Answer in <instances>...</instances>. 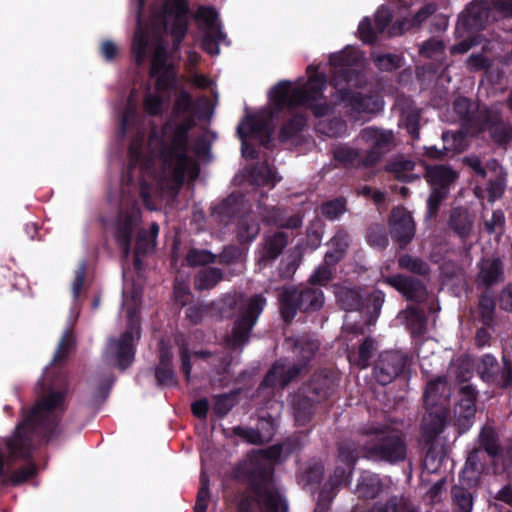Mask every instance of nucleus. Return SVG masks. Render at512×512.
I'll return each mask as SVG.
<instances>
[{
    "label": "nucleus",
    "instance_id": "nucleus-28",
    "mask_svg": "<svg viewBox=\"0 0 512 512\" xmlns=\"http://www.w3.org/2000/svg\"><path fill=\"white\" fill-rule=\"evenodd\" d=\"M450 388L445 376L430 380L423 393L424 407H449Z\"/></svg>",
    "mask_w": 512,
    "mask_h": 512
},
{
    "label": "nucleus",
    "instance_id": "nucleus-16",
    "mask_svg": "<svg viewBox=\"0 0 512 512\" xmlns=\"http://www.w3.org/2000/svg\"><path fill=\"white\" fill-rule=\"evenodd\" d=\"M490 0H474L460 14L456 33L463 37L464 33H476L485 28L491 14Z\"/></svg>",
    "mask_w": 512,
    "mask_h": 512
},
{
    "label": "nucleus",
    "instance_id": "nucleus-31",
    "mask_svg": "<svg viewBox=\"0 0 512 512\" xmlns=\"http://www.w3.org/2000/svg\"><path fill=\"white\" fill-rule=\"evenodd\" d=\"M318 404V401L299 388L292 397V411L296 423L299 426L307 425L312 420Z\"/></svg>",
    "mask_w": 512,
    "mask_h": 512
},
{
    "label": "nucleus",
    "instance_id": "nucleus-20",
    "mask_svg": "<svg viewBox=\"0 0 512 512\" xmlns=\"http://www.w3.org/2000/svg\"><path fill=\"white\" fill-rule=\"evenodd\" d=\"M390 236L399 248L404 249L415 236V222L405 208L393 209L389 220Z\"/></svg>",
    "mask_w": 512,
    "mask_h": 512
},
{
    "label": "nucleus",
    "instance_id": "nucleus-15",
    "mask_svg": "<svg viewBox=\"0 0 512 512\" xmlns=\"http://www.w3.org/2000/svg\"><path fill=\"white\" fill-rule=\"evenodd\" d=\"M476 372L485 383L497 389L507 390L512 387V364L505 358L500 366L495 356L484 354L476 365Z\"/></svg>",
    "mask_w": 512,
    "mask_h": 512
},
{
    "label": "nucleus",
    "instance_id": "nucleus-51",
    "mask_svg": "<svg viewBox=\"0 0 512 512\" xmlns=\"http://www.w3.org/2000/svg\"><path fill=\"white\" fill-rule=\"evenodd\" d=\"M298 446V440L287 438L284 442L272 445L261 451L262 456L269 461L276 462L280 459L282 453H291Z\"/></svg>",
    "mask_w": 512,
    "mask_h": 512
},
{
    "label": "nucleus",
    "instance_id": "nucleus-4",
    "mask_svg": "<svg viewBox=\"0 0 512 512\" xmlns=\"http://www.w3.org/2000/svg\"><path fill=\"white\" fill-rule=\"evenodd\" d=\"M267 106L257 111L260 124L258 130H267L271 135L275 123L283 121L279 140L287 142L297 138L307 127L309 112L320 118L329 115L333 107L327 98H268Z\"/></svg>",
    "mask_w": 512,
    "mask_h": 512
},
{
    "label": "nucleus",
    "instance_id": "nucleus-22",
    "mask_svg": "<svg viewBox=\"0 0 512 512\" xmlns=\"http://www.w3.org/2000/svg\"><path fill=\"white\" fill-rule=\"evenodd\" d=\"M335 105H342L347 116L353 121H368L384 108L383 98H337Z\"/></svg>",
    "mask_w": 512,
    "mask_h": 512
},
{
    "label": "nucleus",
    "instance_id": "nucleus-63",
    "mask_svg": "<svg viewBox=\"0 0 512 512\" xmlns=\"http://www.w3.org/2000/svg\"><path fill=\"white\" fill-rule=\"evenodd\" d=\"M75 345L74 337L71 331H65L61 337L57 350L53 357V362L58 363L65 361Z\"/></svg>",
    "mask_w": 512,
    "mask_h": 512
},
{
    "label": "nucleus",
    "instance_id": "nucleus-39",
    "mask_svg": "<svg viewBox=\"0 0 512 512\" xmlns=\"http://www.w3.org/2000/svg\"><path fill=\"white\" fill-rule=\"evenodd\" d=\"M503 272V263L499 258L485 259L480 265L478 278L483 285L490 288L498 282Z\"/></svg>",
    "mask_w": 512,
    "mask_h": 512
},
{
    "label": "nucleus",
    "instance_id": "nucleus-54",
    "mask_svg": "<svg viewBox=\"0 0 512 512\" xmlns=\"http://www.w3.org/2000/svg\"><path fill=\"white\" fill-rule=\"evenodd\" d=\"M324 466L320 461H310L300 474L304 485L319 484L323 479Z\"/></svg>",
    "mask_w": 512,
    "mask_h": 512
},
{
    "label": "nucleus",
    "instance_id": "nucleus-13",
    "mask_svg": "<svg viewBox=\"0 0 512 512\" xmlns=\"http://www.w3.org/2000/svg\"><path fill=\"white\" fill-rule=\"evenodd\" d=\"M360 137L369 145V149L361 159V163L365 167L376 165L395 146L392 130L370 126L361 130Z\"/></svg>",
    "mask_w": 512,
    "mask_h": 512
},
{
    "label": "nucleus",
    "instance_id": "nucleus-41",
    "mask_svg": "<svg viewBox=\"0 0 512 512\" xmlns=\"http://www.w3.org/2000/svg\"><path fill=\"white\" fill-rule=\"evenodd\" d=\"M496 298L492 291L486 289L479 295L478 313L480 321L486 327H492L495 321Z\"/></svg>",
    "mask_w": 512,
    "mask_h": 512
},
{
    "label": "nucleus",
    "instance_id": "nucleus-7",
    "mask_svg": "<svg viewBox=\"0 0 512 512\" xmlns=\"http://www.w3.org/2000/svg\"><path fill=\"white\" fill-rule=\"evenodd\" d=\"M453 108L463 126L477 133L488 131L494 143L512 140V126L503 121L498 109L482 104L480 98H455Z\"/></svg>",
    "mask_w": 512,
    "mask_h": 512
},
{
    "label": "nucleus",
    "instance_id": "nucleus-18",
    "mask_svg": "<svg viewBox=\"0 0 512 512\" xmlns=\"http://www.w3.org/2000/svg\"><path fill=\"white\" fill-rule=\"evenodd\" d=\"M339 381L340 377L336 372L324 368L315 371L310 378L301 385L300 389L319 403H322L334 394L339 385Z\"/></svg>",
    "mask_w": 512,
    "mask_h": 512
},
{
    "label": "nucleus",
    "instance_id": "nucleus-49",
    "mask_svg": "<svg viewBox=\"0 0 512 512\" xmlns=\"http://www.w3.org/2000/svg\"><path fill=\"white\" fill-rule=\"evenodd\" d=\"M380 491L381 484L376 475L362 476L357 485V493L364 499H375Z\"/></svg>",
    "mask_w": 512,
    "mask_h": 512
},
{
    "label": "nucleus",
    "instance_id": "nucleus-52",
    "mask_svg": "<svg viewBox=\"0 0 512 512\" xmlns=\"http://www.w3.org/2000/svg\"><path fill=\"white\" fill-rule=\"evenodd\" d=\"M469 489L457 485L451 489L453 503L459 512H471L472 510L473 500Z\"/></svg>",
    "mask_w": 512,
    "mask_h": 512
},
{
    "label": "nucleus",
    "instance_id": "nucleus-43",
    "mask_svg": "<svg viewBox=\"0 0 512 512\" xmlns=\"http://www.w3.org/2000/svg\"><path fill=\"white\" fill-rule=\"evenodd\" d=\"M384 301L385 294L379 289L374 290L367 297H364L363 310H366L368 314V317L365 321L366 325L371 326L375 324L380 315Z\"/></svg>",
    "mask_w": 512,
    "mask_h": 512
},
{
    "label": "nucleus",
    "instance_id": "nucleus-57",
    "mask_svg": "<svg viewBox=\"0 0 512 512\" xmlns=\"http://www.w3.org/2000/svg\"><path fill=\"white\" fill-rule=\"evenodd\" d=\"M251 176L257 185H274L277 181L274 169L267 162L254 167Z\"/></svg>",
    "mask_w": 512,
    "mask_h": 512
},
{
    "label": "nucleus",
    "instance_id": "nucleus-38",
    "mask_svg": "<svg viewBox=\"0 0 512 512\" xmlns=\"http://www.w3.org/2000/svg\"><path fill=\"white\" fill-rule=\"evenodd\" d=\"M259 232L260 224L255 216L245 214L238 219L236 237L240 244L252 242Z\"/></svg>",
    "mask_w": 512,
    "mask_h": 512
},
{
    "label": "nucleus",
    "instance_id": "nucleus-59",
    "mask_svg": "<svg viewBox=\"0 0 512 512\" xmlns=\"http://www.w3.org/2000/svg\"><path fill=\"white\" fill-rule=\"evenodd\" d=\"M186 261L189 266H201L214 263L216 255L205 249L192 248L186 254Z\"/></svg>",
    "mask_w": 512,
    "mask_h": 512
},
{
    "label": "nucleus",
    "instance_id": "nucleus-55",
    "mask_svg": "<svg viewBox=\"0 0 512 512\" xmlns=\"http://www.w3.org/2000/svg\"><path fill=\"white\" fill-rule=\"evenodd\" d=\"M367 242L370 246L384 249L388 245V236L384 225L379 223L371 224L367 229Z\"/></svg>",
    "mask_w": 512,
    "mask_h": 512
},
{
    "label": "nucleus",
    "instance_id": "nucleus-34",
    "mask_svg": "<svg viewBox=\"0 0 512 512\" xmlns=\"http://www.w3.org/2000/svg\"><path fill=\"white\" fill-rule=\"evenodd\" d=\"M36 473L37 466L34 462H29L27 465L21 466L10 474L4 473V454L0 448V483L3 486H18L34 477Z\"/></svg>",
    "mask_w": 512,
    "mask_h": 512
},
{
    "label": "nucleus",
    "instance_id": "nucleus-10",
    "mask_svg": "<svg viewBox=\"0 0 512 512\" xmlns=\"http://www.w3.org/2000/svg\"><path fill=\"white\" fill-rule=\"evenodd\" d=\"M190 7L188 0H164L158 20L172 37L173 49H179L188 33Z\"/></svg>",
    "mask_w": 512,
    "mask_h": 512
},
{
    "label": "nucleus",
    "instance_id": "nucleus-2",
    "mask_svg": "<svg viewBox=\"0 0 512 512\" xmlns=\"http://www.w3.org/2000/svg\"><path fill=\"white\" fill-rule=\"evenodd\" d=\"M362 61L359 50L346 46L329 54V76L320 63H311L305 69V76L295 81H278L268 90L267 96H324L328 86L333 89L330 96H369L362 92L369 84L365 72L360 69Z\"/></svg>",
    "mask_w": 512,
    "mask_h": 512
},
{
    "label": "nucleus",
    "instance_id": "nucleus-37",
    "mask_svg": "<svg viewBox=\"0 0 512 512\" xmlns=\"http://www.w3.org/2000/svg\"><path fill=\"white\" fill-rule=\"evenodd\" d=\"M497 45L498 44L496 42L487 40L482 45L481 53H474L469 56L467 60L469 68L474 71H481L490 68L492 60L499 57V54L494 52Z\"/></svg>",
    "mask_w": 512,
    "mask_h": 512
},
{
    "label": "nucleus",
    "instance_id": "nucleus-33",
    "mask_svg": "<svg viewBox=\"0 0 512 512\" xmlns=\"http://www.w3.org/2000/svg\"><path fill=\"white\" fill-rule=\"evenodd\" d=\"M262 221L266 225L286 229H297L302 225V217L300 215L294 214L288 216L286 208L276 206L264 209Z\"/></svg>",
    "mask_w": 512,
    "mask_h": 512
},
{
    "label": "nucleus",
    "instance_id": "nucleus-46",
    "mask_svg": "<svg viewBox=\"0 0 512 512\" xmlns=\"http://www.w3.org/2000/svg\"><path fill=\"white\" fill-rule=\"evenodd\" d=\"M371 58L375 67L382 72H392L402 67L404 58L393 53H372Z\"/></svg>",
    "mask_w": 512,
    "mask_h": 512
},
{
    "label": "nucleus",
    "instance_id": "nucleus-56",
    "mask_svg": "<svg viewBox=\"0 0 512 512\" xmlns=\"http://www.w3.org/2000/svg\"><path fill=\"white\" fill-rule=\"evenodd\" d=\"M347 200L344 197H338L324 202L321 205V213L328 220L338 219L347 210Z\"/></svg>",
    "mask_w": 512,
    "mask_h": 512
},
{
    "label": "nucleus",
    "instance_id": "nucleus-25",
    "mask_svg": "<svg viewBox=\"0 0 512 512\" xmlns=\"http://www.w3.org/2000/svg\"><path fill=\"white\" fill-rule=\"evenodd\" d=\"M304 370L306 369L303 368V365L294 363L286 367L283 360H276L264 376L260 386L264 388L280 387L284 389L292 381L297 379Z\"/></svg>",
    "mask_w": 512,
    "mask_h": 512
},
{
    "label": "nucleus",
    "instance_id": "nucleus-8",
    "mask_svg": "<svg viewBox=\"0 0 512 512\" xmlns=\"http://www.w3.org/2000/svg\"><path fill=\"white\" fill-rule=\"evenodd\" d=\"M280 316L286 324H290L297 311L315 312L324 304V293L320 287L283 286L278 293Z\"/></svg>",
    "mask_w": 512,
    "mask_h": 512
},
{
    "label": "nucleus",
    "instance_id": "nucleus-24",
    "mask_svg": "<svg viewBox=\"0 0 512 512\" xmlns=\"http://www.w3.org/2000/svg\"><path fill=\"white\" fill-rule=\"evenodd\" d=\"M386 283L401 293L407 301L421 304L428 297L427 286L422 280L414 276L396 274L387 277Z\"/></svg>",
    "mask_w": 512,
    "mask_h": 512
},
{
    "label": "nucleus",
    "instance_id": "nucleus-61",
    "mask_svg": "<svg viewBox=\"0 0 512 512\" xmlns=\"http://www.w3.org/2000/svg\"><path fill=\"white\" fill-rule=\"evenodd\" d=\"M449 193L430 190V194L426 201V218L431 220L438 216L440 207L444 200L449 197Z\"/></svg>",
    "mask_w": 512,
    "mask_h": 512
},
{
    "label": "nucleus",
    "instance_id": "nucleus-27",
    "mask_svg": "<svg viewBox=\"0 0 512 512\" xmlns=\"http://www.w3.org/2000/svg\"><path fill=\"white\" fill-rule=\"evenodd\" d=\"M246 202L241 193H231L213 208L212 214L217 216L219 221L228 224L233 219H239L245 215Z\"/></svg>",
    "mask_w": 512,
    "mask_h": 512
},
{
    "label": "nucleus",
    "instance_id": "nucleus-9",
    "mask_svg": "<svg viewBox=\"0 0 512 512\" xmlns=\"http://www.w3.org/2000/svg\"><path fill=\"white\" fill-rule=\"evenodd\" d=\"M267 304L266 298L261 294L251 296L246 303L238 306L237 316L233 323L228 346L237 350L246 345L257 320Z\"/></svg>",
    "mask_w": 512,
    "mask_h": 512
},
{
    "label": "nucleus",
    "instance_id": "nucleus-45",
    "mask_svg": "<svg viewBox=\"0 0 512 512\" xmlns=\"http://www.w3.org/2000/svg\"><path fill=\"white\" fill-rule=\"evenodd\" d=\"M337 299L345 311H360L364 308V297L356 288H342L337 293Z\"/></svg>",
    "mask_w": 512,
    "mask_h": 512
},
{
    "label": "nucleus",
    "instance_id": "nucleus-17",
    "mask_svg": "<svg viewBox=\"0 0 512 512\" xmlns=\"http://www.w3.org/2000/svg\"><path fill=\"white\" fill-rule=\"evenodd\" d=\"M407 362V355L400 351H384L374 364V378L380 385L386 386L402 374Z\"/></svg>",
    "mask_w": 512,
    "mask_h": 512
},
{
    "label": "nucleus",
    "instance_id": "nucleus-62",
    "mask_svg": "<svg viewBox=\"0 0 512 512\" xmlns=\"http://www.w3.org/2000/svg\"><path fill=\"white\" fill-rule=\"evenodd\" d=\"M121 105L124 106L120 116L119 130L124 136L128 130L130 122L136 114V98H121Z\"/></svg>",
    "mask_w": 512,
    "mask_h": 512
},
{
    "label": "nucleus",
    "instance_id": "nucleus-3",
    "mask_svg": "<svg viewBox=\"0 0 512 512\" xmlns=\"http://www.w3.org/2000/svg\"><path fill=\"white\" fill-rule=\"evenodd\" d=\"M66 395V389L50 390L31 407H22L20 422L5 440L9 458L28 460L32 458L37 441L49 444L62 436Z\"/></svg>",
    "mask_w": 512,
    "mask_h": 512
},
{
    "label": "nucleus",
    "instance_id": "nucleus-48",
    "mask_svg": "<svg viewBox=\"0 0 512 512\" xmlns=\"http://www.w3.org/2000/svg\"><path fill=\"white\" fill-rule=\"evenodd\" d=\"M398 266L403 270H407L419 276L425 277L430 273V266L427 262L409 254H403L398 258Z\"/></svg>",
    "mask_w": 512,
    "mask_h": 512
},
{
    "label": "nucleus",
    "instance_id": "nucleus-1",
    "mask_svg": "<svg viewBox=\"0 0 512 512\" xmlns=\"http://www.w3.org/2000/svg\"><path fill=\"white\" fill-rule=\"evenodd\" d=\"M192 117H186L180 122L169 120L161 129L162 139L159 142V157L162 162L160 171L156 169V161L143 149V141L135 140L128 148L129 162L126 176L128 181H133V173L136 168L140 170V196L144 201L150 198L151 185L145 180V175L154 180H170L179 189L184 184L188 168L193 166V178H196L199 167L194 159L189 156V132L195 126Z\"/></svg>",
    "mask_w": 512,
    "mask_h": 512
},
{
    "label": "nucleus",
    "instance_id": "nucleus-44",
    "mask_svg": "<svg viewBox=\"0 0 512 512\" xmlns=\"http://www.w3.org/2000/svg\"><path fill=\"white\" fill-rule=\"evenodd\" d=\"M220 43L230 44L221 27H217L216 30H207L202 35L201 48L209 55L214 56L220 53Z\"/></svg>",
    "mask_w": 512,
    "mask_h": 512
},
{
    "label": "nucleus",
    "instance_id": "nucleus-5",
    "mask_svg": "<svg viewBox=\"0 0 512 512\" xmlns=\"http://www.w3.org/2000/svg\"><path fill=\"white\" fill-rule=\"evenodd\" d=\"M271 463L254 461L244 472L249 494L239 502V512H287L288 504L275 482Z\"/></svg>",
    "mask_w": 512,
    "mask_h": 512
},
{
    "label": "nucleus",
    "instance_id": "nucleus-47",
    "mask_svg": "<svg viewBox=\"0 0 512 512\" xmlns=\"http://www.w3.org/2000/svg\"><path fill=\"white\" fill-rule=\"evenodd\" d=\"M317 131L329 138L342 137L347 132V123L340 117L319 121Z\"/></svg>",
    "mask_w": 512,
    "mask_h": 512
},
{
    "label": "nucleus",
    "instance_id": "nucleus-30",
    "mask_svg": "<svg viewBox=\"0 0 512 512\" xmlns=\"http://www.w3.org/2000/svg\"><path fill=\"white\" fill-rule=\"evenodd\" d=\"M264 426H269V430L267 432H262L257 429L253 428H244L242 426H235L232 428V433L235 436H238L240 438H243L245 441H247L250 444L254 445H262L264 443L269 442L275 432H276V422L275 419L272 416H268V418H261L260 419V427L263 429Z\"/></svg>",
    "mask_w": 512,
    "mask_h": 512
},
{
    "label": "nucleus",
    "instance_id": "nucleus-6",
    "mask_svg": "<svg viewBox=\"0 0 512 512\" xmlns=\"http://www.w3.org/2000/svg\"><path fill=\"white\" fill-rule=\"evenodd\" d=\"M362 437L363 457L389 465H397L407 458L406 433L389 422L371 421L358 429Z\"/></svg>",
    "mask_w": 512,
    "mask_h": 512
},
{
    "label": "nucleus",
    "instance_id": "nucleus-50",
    "mask_svg": "<svg viewBox=\"0 0 512 512\" xmlns=\"http://www.w3.org/2000/svg\"><path fill=\"white\" fill-rule=\"evenodd\" d=\"M238 391L223 393L213 397V412L219 417H225L235 406Z\"/></svg>",
    "mask_w": 512,
    "mask_h": 512
},
{
    "label": "nucleus",
    "instance_id": "nucleus-40",
    "mask_svg": "<svg viewBox=\"0 0 512 512\" xmlns=\"http://www.w3.org/2000/svg\"><path fill=\"white\" fill-rule=\"evenodd\" d=\"M224 273L216 267H204L194 276V288L197 291L210 290L224 280Z\"/></svg>",
    "mask_w": 512,
    "mask_h": 512
},
{
    "label": "nucleus",
    "instance_id": "nucleus-36",
    "mask_svg": "<svg viewBox=\"0 0 512 512\" xmlns=\"http://www.w3.org/2000/svg\"><path fill=\"white\" fill-rule=\"evenodd\" d=\"M320 343L308 336L302 335L293 340L294 352L298 357V365H303L307 369L310 361L319 350Z\"/></svg>",
    "mask_w": 512,
    "mask_h": 512
},
{
    "label": "nucleus",
    "instance_id": "nucleus-60",
    "mask_svg": "<svg viewBox=\"0 0 512 512\" xmlns=\"http://www.w3.org/2000/svg\"><path fill=\"white\" fill-rule=\"evenodd\" d=\"M338 459L347 467L353 468L358 460L357 448L352 441H342L338 444Z\"/></svg>",
    "mask_w": 512,
    "mask_h": 512
},
{
    "label": "nucleus",
    "instance_id": "nucleus-64",
    "mask_svg": "<svg viewBox=\"0 0 512 512\" xmlns=\"http://www.w3.org/2000/svg\"><path fill=\"white\" fill-rule=\"evenodd\" d=\"M358 34L363 43L374 44L381 33L377 31L376 26L373 27L369 17H364L359 23Z\"/></svg>",
    "mask_w": 512,
    "mask_h": 512
},
{
    "label": "nucleus",
    "instance_id": "nucleus-23",
    "mask_svg": "<svg viewBox=\"0 0 512 512\" xmlns=\"http://www.w3.org/2000/svg\"><path fill=\"white\" fill-rule=\"evenodd\" d=\"M460 399L454 407L455 426L466 432L472 425L476 413L477 391L471 385L460 388Z\"/></svg>",
    "mask_w": 512,
    "mask_h": 512
},
{
    "label": "nucleus",
    "instance_id": "nucleus-53",
    "mask_svg": "<svg viewBox=\"0 0 512 512\" xmlns=\"http://www.w3.org/2000/svg\"><path fill=\"white\" fill-rule=\"evenodd\" d=\"M333 159L344 165H352L359 159V151L347 144H338L331 150Z\"/></svg>",
    "mask_w": 512,
    "mask_h": 512
},
{
    "label": "nucleus",
    "instance_id": "nucleus-12",
    "mask_svg": "<svg viewBox=\"0 0 512 512\" xmlns=\"http://www.w3.org/2000/svg\"><path fill=\"white\" fill-rule=\"evenodd\" d=\"M150 77L155 80L158 92H171L178 86V68L169 61V55L163 44H158L150 63Z\"/></svg>",
    "mask_w": 512,
    "mask_h": 512
},
{
    "label": "nucleus",
    "instance_id": "nucleus-26",
    "mask_svg": "<svg viewBox=\"0 0 512 512\" xmlns=\"http://www.w3.org/2000/svg\"><path fill=\"white\" fill-rule=\"evenodd\" d=\"M430 190H437L450 194L451 188L459 178V174L450 165L434 164L426 165L423 174Z\"/></svg>",
    "mask_w": 512,
    "mask_h": 512
},
{
    "label": "nucleus",
    "instance_id": "nucleus-42",
    "mask_svg": "<svg viewBox=\"0 0 512 512\" xmlns=\"http://www.w3.org/2000/svg\"><path fill=\"white\" fill-rule=\"evenodd\" d=\"M449 227L455 234L465 241L471 234L473 222L467 212L462 209H453L448 221Z\"/></svg>",
    "mask_w": 512,
    "mask_h": 512
},
{
    "label": "nucleus",
    "instance_id": "nucleus-21",
    "mask_svg": "<svg viewBox=\"0 0 512 512\" xmlns=\"http://www.w3.org/2000/svg\"><path fill=\"white\" fill-rule=\"evenodd\" d=\"M245 117L237 126V135L241 140V153L245 159L254 160L258 157V151L256 148L247 141L250 136H263L270 138L267 130H258L257 126L260 124V118H258L257 112L250 113L249 108L245 107Z\"/></svg>",
    "mask_w": 512,
    "mask_h": 512
},
{
    "label": "nucleus",
    "instance_id": "nucleus-35",
    "mask_svg": "<svg viewBox=\"0 0 512 512\" xmlns=\"http://www.w3.org/2000/svg\"><path fill=\"white\" fill-rule=\"evenodd\" d=\"M415 163L404 157H398L387 162L385 170L393 174L394 179L403 183H412L420 179V176L412 173Z\"/></svg>",
    "mask_w": 512,
    "mask_h": 512
},
{
    "label": "nucleus",
    "instance_id": "nucleus-29",
    "mask_svg": "<svg viewBox=\"0 0 512 512\" xmlns=\"http://www.w3.org/2000/svg\"><path fill=\"white\" fill-rule=\"evenodd\" d=\"M289 236L282 231H276L264 237L260 250L259 263L267 266L274 262L286 248Z\"/></svg>",
    "mask_w": 512,
    "mask_h": 512
},
{
    "label": "nucleus",
    "instance_id": "nucleus-32",
    "mask_svg": "<svg viewBox=\"0 0 512 512\" xmlns=\"http://www.w3.org/2000/svg\"><path fill=\"white\" fill-rule=\"evenodd\" d=\"M156 383L160 387H172L178 384L173 368V354L169 348L162 346L159 351V362L155 367Z\"/></svg>",
    "mask_w": 512,
    "mask_h": 512
},
{
    "label": "nucleus",
    "instance_id": "nucleus-14",
    "mask_svg": "<svg viewBox=\"0 0 512 512\" xmlns=\"http://www.w3.org/2000/svg\"><path fill=\"white\" fill-rule=\"evenodd\" d=\"M141 337V324L138 311L135 308L127 310V325L125 331L114 343L117 346L116 358L120 370L127 369L134 361V342Z\"/></svg>",
    "mask_w": 512,
    "mask_h": 512
},
{
    "label": "nucleus",
    "instance_id": "nucleus-58",
    "mask_svg": "<svg viewBox=\"0 0 512 512\" xmlns=\"http://www.w3.org/2000/svg\"><path fill=\"white\" fill-rule=\"evenodd\" d=\"M195 19L198 22L204 23L207 30H216L217 27H221L220 23H218V13L212 6H199L195 13Z\"/></svg>",
    "mask_w": 512,
    "mask_h": 512
},
{
    "label": "nucleus",
    "instance_id": "nucleus-11",
    "mask_svg": "<svg viewBox=\"0 0 512 512\" xmlns=\"http://www.w3.org/2000/svg\"><path fill=\"white\" fill-rule=\"evenodd\" d=\"M141 222L142 212L137 202L120 206L114 221L113 236L123 258L130 256L133 236Z\"/></svg>",
    "mask_w": 512,
    "mask_h": 512
},
{
    "label": "nucleus",
    "instance_id": "nucleus-19",
    "mask_svg": "<svg viewBox=\"0 0 512 512\" xmlns=\"http://www.w3.org/2000/svg\"><path fill=\"white\" fill-rule=\"evenodd\" d=\"M426 412L421 421V436L428 446L426 459L431 455V448L436 438L444 431L449 419L450 410L446 406L425 407Z\"/></svg>",
    "mask_w": 512,
    "mask_h": 512
}]
</instances>
